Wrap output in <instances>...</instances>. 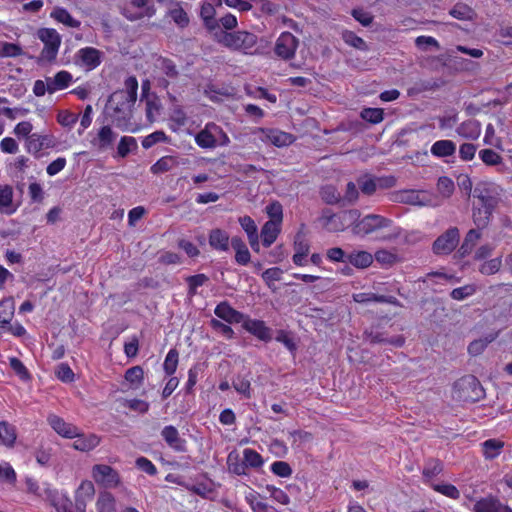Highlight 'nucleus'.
I'll list each match as a JSON object with an SVG mask.
<instances>
[{
    "mask_svg": "<svg viewBox=\"0 0 512 512\" xmlns=\"http://www.w3.org/2000/svg\"><path fill=\"white\" fill-rule=\"evenodd\" d=\"M94 495V486L92 482H83L75 495L73 503L66 494L56 490L47 491V500L56 509L57 512H86V500L84 496L92 497Z\"/></svg>",
    "mask_w": 512,
    "mask_h": 512,
    "instance_id": "f257e3e1",
    "label": "nucleus"
},
{
    "mask_svg": "<svg viewBox=\"0 0 512 512\" xmlns=\"http://www.w3.org/2000/svg\"><path fill=\"white\" fill-rule=\"evenodd\" d=\"M358 209L344 210L339 213H332L331 210L325 209L322 212L320 221L324 229L328 232L337 233L351 227L353 231L354 222L360 217Z\"/></svg>",
    "mask_w": 512,
    "mask_h": 512,
    "instance_id": "f03ea898",
    "label": "nucleus"
},
{
    "mask_svg": "<svg viewBox=\"0 0 512 512\" xmlns=\"http://www.w3.org/2000/svg\"><path fill=\"white\" fill-rule=\"evenodd\" d=\"M453 390L456 399L463 402L474 403L485 395L479 380L473 375H465L458 379L453 385Z\"/></svg>",
    "mask_w": 512,
    "mask_h": 512,
    "instance_id": "7ed1b4c3",
    "label": "nucleus"
},
{
    "mask_svg": "<svg viewBox=\"0 0 512 512\" xmlns=\"http://www.w3.org/2000/svg\"><path fill=\"white\" fill-rule=\"evenodd\" d=\"M257 41V36L247 31L226 32L222 39L226 47L242 51L245 54H254L256 52Z\"/></svg>",
    "mask_w": 512,
    "mask_h": 512,
    "instance_id": "20e7f679",
    "label": "nucleus"
},
{
    "mask_svg": "<svg viewBox=\"0 0 512 512\" xmlns=\"http://www.w3.org/2000/svg\"><path fill=\"white\" fill-rule=\"evenodd\" d=\"M392 224V220L378 214H368L357 221L353 225V234L357 236H367L376 231L388 228Z\"/></svg>",
    "mask_w": 512,
    "mask_h": 512,
    "instance_id": "39448f33",
    "label": "nucleus"
},
{
    "mask_svg": "<svg viewBox=\"0 0 512 512\" xmlns=\"http://www.w3.org/2000/svg\"><path fill=\"white\" fill-rule=\"evenodd\" d=\"M501 191L499 185L489 181H481L475 186L473 196L480 200L482 206L489 210H495L500 202Z\"/></svg>",
    "mask_w": 512,
    "mask_h": 512,
    "instance_id": "423d86ee",
    "label": "nucleus"
},
{
    "mask_svg": "<svg viewBox=\"0 0 512 512\" xmlns=\"http://www.w3.org/2000/svg\"><path fill=\"white\" fill-rule=\"evenodd\" d=\"M39 39L44 43L41 51V59L51 62L56 59L60 45L61 37L53 28H41L38 31Z\"/></svg>",
    "mask_w": 512,
    "mask_h": 512,
    "instance_id": "0eeeda50",
    "label": "nucleus"
},
{
    "mask_svg": "<svg viewBox=\"0 0 512 512\" xmlns=\"http://www.w3.org/2000/svg\"><path fill=\"white\" fill-rule=\"evenodd\" d=\"M459 241V229L457 227H450L435 239L432 244V251L438 256L449 255L458 246Z\"/></svg>",
    "mask_w": 512,
    "mask_h": 512,
    "instance_id": "6e6552de",
    "label": "nucleus"
},
{
    "mask_svg": "<svg viewBox=\"0 0 512 512\" xmlns=\"http://www.w3.org/2000/svg\"><path fill=\"white\" fill-rule=\"evenodd\" d=\"M299 40L290 32H282L275 43V54L283 60L294 58Z\"/></svg>",
    "mask_w": 512,
    "mask_h": 512,
    "instance_id": "1a4fd4ad",
    "label": "nucleus"
},
{
    "mask_svg": "<svg viewBox=\"0 0 512 512\" xmlns=\"http://www.w3.org/2000/svg\"><path fill=\"white\" fill-rule=\"evenodd\" d=\"M55 145L56 140L52 134L33 133L26 139V149L35 157H39L43 149L54 148Z\"/></svg>",
    "mask_w": 512,
    "mask_h": 512,
    "instance_id": "9d476101",
    "label": "nucleus"
},
{
    "mask_svg": "<svg viewBox=\"0 0 512 512\" xmlns=\"http://www.w3.org/2000/svg\"><path fill=\"white\" fill-rule=\"evenodd\" d=\"M116 136L110 125H103L90 139V145L98 152L106 151L113 146Z\"/></svg>",
    "mask_w": 512,
    "mask_h": 512,
    "instance_id": "9b49d317",
    "label": "nucleus"
},
{
    "mask_svg": "<svg viewBox=\"0 0 512 512\" xmlns=\"http://www.w3.org/2000/svg\"><path fill=\"white\" fill-rule=\"evenodd\" d=\"M93 477L96 482L105 487H116L120 483V477L116 470L105 464H98L93 467Z\"/></svg>",
    "mask_w": 512,
    "mask_h": 512,
    "instance_id": "f8f14e48",
    "label": "nucleus"
},
{
    "mask_svg": "<svg viewBox=\"0 0 512 512\" xmlns=\"http://www.w3.org/2000/svg\"><path fill=\"white\" fill-rule=\"evenodd\" d=\"M394 184V179L391 177L389 179L384 178H376L369 174L362 175L357 178V185L360 191L367 196L373 195L378 186L388 187Z\"/></svg>",
    "mask_w": 512,
    "mask_h": 512,
    "instance_id": "ddd939ff",
    "label": "nucleus"
},
{
    "mask_svg": "<svg viewBox=\"0 0 512 512\" xmlns=\"http://www.w3.org/2000/svg\"><path fill=\"white\" fill-rule=\"evenodd\" d=\"M365 336L371 343H386L396 347H401L405 342L402 336H388L379 324L372 326L370 330H365Z\"/></svg>",
    "mask_w": 512,
    "mask_h": 512,
    "instance_id": "4468645a",
    "label": "nucleus"
},
{
    "mask_svg": "<svg viewBox=\"0 0 512 512\" xmlns=\"http://www.w3.org/2000/svg\"><path fill=\"white\" fill-rule=\"evenodd\" d=\"M473 512H512V509L503 504L497 497L488 495L477 500L472 508Z\"/></svg>",
    "mask_w": 512,
    "mask_h": 512,
    "instance_id": "2eb2a0df",
    "label": "nucleus"
},
{
    "mask_svg": "<svg viewBox=\"0 0 512 512\" xmlns=\"http://www.w3.org/2000/svg\"><path fill=\"white\" fill-rule=\"evenodd\" d=\"M47 420L53 430L60 436L68 439L78 436V428L71 423L65 422L63 418L52 414L48 416Z\"/></svg>",
    "mask_w": 512,
    "mask_h": 512,
    "instance_id": "dca6fc26",
    "label": "nucleus"
},
{
    "mask_svg": "<svg viewBox=\"0 0 512 512\" xmlns=\"http://www.w3.org/2000/svg\"><path fill=\"white\" fill-rule=\"evenodd\" d=\"M130 3L134 8L143 9L142 12L132 13L128 9L124 8L122 11V15L130 21H136L144 17L151 18L156 13V8L154 7V5L148 4L149 0H131Z\"/></svg>",
    "mask_w": 512,
    "mask_h": 512,
    "instance_id": "f3484780",
    "label": "nucleus"
},
{
    "mask_svg": "<svg viewBox=\"0 0 512 512\" xmlns=\"http://www.w3.org/2000/svg\"><path fill=\"white\" fill-rule=\"evenodd\" d=\"M353 300L360 304H369L371 302L386 303L398 306L399 300L393 295H381L373 292H359L352 295Z\"/></svg>",
    "mask_w": 512,
    "mask_h": 512,
    "instance_id": "a211bd4d",
    "label": "nucleus"
},
{
    "mask_svg": "<svg viewBox=\"0 0 512 512\" xmlns=\"http://www.w3.org/2000/svg\"><path fill=\"white\" fill-rule=\"evenodd\" d=\"M161 436L169 447L177 452L186 451V441L179 435L177 428L173 425L165 426L161 431Z\"/></svg>",
    "mask_w": 512,
    "mask_h": 512,
    "instance_id": "6ab92c4d",
    "label": "nucleus"
},
{
    "mask_svg": "<svg viewBox=\"0 0 512 512\" xmlns=\"http://www.w3.org/2000/svg\"><path fill=\"white\" fill-rule=\"evenodd\" d=\"M14 192L13 188L8 185H0V213L4 215H13L19 205L13 201Z\"/></svg>",
    "mask_w": 512,
    "mask_h": 512,
    "instance_id": "aec40b11",
    "label": "nucleus"
},
{
    "mask_svg": "<svg viewBox=\"0 0 512 512\" xmlns=\"http://www.w3.org/2000/svg\"><path fill=\"white\" fill-rule=\"evenodd\" d=\"M208 242L212 249L216 251L227 252L229 250L231 239L225 230L215 228L210 230L208 235Z\"/></svg>",
    "mask_w": 512,
    "mask_h": 512,
    "instance_id": "412c9836",
    "label": "nucleus"
},
{
    "mask_svg": "<svg viewBox=\"0 0 512 512\" xmlns=\"http://www.w3.org/2000/svg\"><path fill=\"white\" fill-rule=\"evenodd\" d=\"M481 231L482 230L476 228V229H470L466 233L464 240L457 251V254L460 258H464L471 254L475 245L477 244V242L480 240V238L482 236Z\"/></svg>",
    "mask_w": 512,
    "mask_h": 512,
    "instance_id": "4be33fe9",
    "label": "nucleus"
},
{
    "mask_svg": "<svg viewBox=\"0 0 512 512\" xmlns=\"http://www.w3.org/2000/svg\"><path fill=\"white\" fill-rule=\"evenodd\" d=\"M210 128L219 129L214 123H207L205 128L199 131L195 136V143L203 149H212L217 145V139L209 130Z\"/></svg>",
    "mask_w": 512,
    "mask_h": 512,
    "instance_id": "5701e85b",
    "label": "nucleus"
},
{
    "mask_svg": "<svg viewBox=\"0 0 512 512\" xmlns=\"http://www.w3.org/2000/svg\"><path fill=\"white\" fill-rule=\"evenodd\" d=\"M76 440L72 447L81 452H88L96 448L100 443V437L96 434H83L78 431V436H74Z\"/></svg>",
    "mask_w": 512,
    "mask_h": 512,
    "instance_id": "b1692460",
    "label": "nucleus"
},
{
    "mask_svg": "<svg viewBox=\"0 0 512 512\" xmlns=\"http://www.w3.org/2000/svg\"><path fill=\"white\" fill-rule=\"evenodd\" d=\"M216 10L214 4L208 1H204L200 9V17L203 20L204 26L210 32H213L219 28V23L215 18Z\"/></svg>",
    "mask_w": 512,
    "mask_h": 512,
    "instance_id": "393cba45",
    "label": "nucleus"
},
{
    "mask_svg": "<svg viewBox=\"0 0 512 512\" xmlns=\"http://www.w3.org/2000/svg\"><path fill=\"white\" fill-rule=\"evenodd\" d=\"M456 132L462 138L476 140L481 134V125L475 119H468L456 128Z\"/></svg>",
    "mask_w": 512,
    "mask_h": 512,
    "instance_id": "a878e982",
    "label": "nucleus"
},
{
    "mask_svg": "<svg viewBox=\"0 0 512 512\" xmlns=\"http://www.w3.org/2000/svg\"><path fill=\"white\" fill-rule=\"evenodd\" d=\"M231 246L235 251V261L237 264L246 266L251 261V254L248 250L247 245L238 236L231 238Z\"/></svg>",
    "mask_w": 512,
    "mask_h": 512,
    "instance_id": "bb28decb",
    "label": "nucleus"
},
{
    "mask_svg": "<svg viewBox=\"0 0 512 512\" xmlns=\"http://www.w3.org/2000/svg\"><path fill=\"white\" fill-rule=\"evenodd\" d=\"M112 123L121 131L126 132H135L136 130L132 128L131 118H132V110L123 111L120 110H112L110 113Z\"/></svg>",
    "mask_w": 512,
    "mask_h": 512,
    "instance_id": "cd10ccee",
    "label": "nucleus"
},
{
    "mask_svg": "<svg viewBox=\"0 0 512 512\" xmlns=\"http://www.w3.org/2000/svg\"><path fill=\"white\" fill-rule=\"evenodd\" d=\"M280 233V224L275 221H267L261 228V240L264 247H270Z\"/></svg>",
    "mask_w": 512,
    "mask_h": 512,
    "instance_id": "c85d7f7f",
    "label": "nucleus"
},
{
    "mask_svg": "<svg viewBox=\"0 0 512 512\" xmlns=\"http://www.w3.org/2000/svg\"><path fill=\"white\" fill-rule=\"evenodd\" d=\"M134 104H135V101H133L130 98H127V96H125V94H122L118 91H115L114 93H112L108 100V108L109 109H111V110H120L121 109L122 112L132 110V107L134 106Z\"/></svg>",
    "mask_w": 512,
    "mask_h": 512,
    "instance_id": "c756f323",
    "label": "nucleus"
},
{
    "mask_svg": "<svg viewBox=\"0 0 512 512\" xmlns=\"http://www.w3.org/2000/svg\"><path fill=\"white\" fill-rule=\"evenodd\" d=\"M243 328L262 341L272 339V331L265 326V322H243Z\"/></svg>",
    "mask_w": 512,
    "mask_h": 512,
    "instance_id": "7c9ffc66",
    "label": "nucleus"
},
{
    "mask_svg": "<svg viewBox=\"0 0 512 512\" xmlns=\"http://www.w3.org/2000/svg\"><path fill=\"white\" fill-rule=\"evenodd\" d=\"M82 63L90 69H94L101 63L100 52L93 47L81 48L78 51Z\"/></svg>",
    "mask_w": 512,
    "mask_h": 512,
    "instance_id": "2f4dec72",
    "label": "nucleus"
},
{
    "mask_svg": "<svg viewBox=\"0 0 512 512\" xmlns=\"http://www.w3.org/2000/svg\"><path fill=\"white\" fill-rule=\"evenodd\" d=\"M494 210H489L487 207H474L472 210V219L476 228L483 230L488 227Z\"/></svg>",
    "mask_w": 512,
    "mask_h": 512,
    "instance_id": "473e14b6",
    "label": "nucleus"
},
{
    "mask_svg": "<svg viewBox=\"0 0 512 512\" xmlns=\"http://www.w3.org/2000/svg\"><path fill=\"white\" fill-rule=\"evenodd\" d=\"M499 331H492L486 334L483 338L472 341L468 346V352L471 356L480 355L486 346L498 337Z\"/></svg>",
    "mask_w": 512,
    "mask_h": 512,
    "instance_id": "72a5a7b5",
    "label": "nucleus"
},
{
    "mask_svg": "<svg viewBox=\"0 0 512 512\" xmlns=\"http://www.w3.org/2000/svg\"><path fill=\"white\" fill-rule=\"evenodd\" d=\"M456 152V145L451 140H438L431 146L432 155L442 158L452 156Z\"/></svg>",
    "mask_w": 512,
    "mask_h": 512,
    "instance_id": "f704fd0d",
    "label": "nucleus"
},
{
    "mask_svg": "<svg viewBox=\"0 0 512 512\" xmlns=\"http://www.w3.org/2000/svg\"><path fill=\"white\" fill-rule=\"evenodd\" d=\"M347 263L356 268L365 269L373 263V257L367 251H356L347 255Z\"/></svg>",
    "mask_w": 512,
    "mask_h": 512,
    "instance_id": "c9c22d12",
    "label": "nucleus"
},
{
    "mask_svg": "<svg viewBox=\"0 0 512 512\" xmlns=\"http://www.w3.org/2000/svg\"><path fill=\"white\" fill-rule=\"evenodd\" d=\"M266 138L277 147L290 145L294 141L292 134L277 129H268Z\"/></svg>",
    "mask_w": 512,
    "mask_h": 512,
    "instance_id": "e433bc0d",
    "label": "nucleus"
},
{
    "mask_svg": "<svg viewBox=\"0 0 512 512\" xmlns=\"http://www.w3.org/2000/svg\"><path fill=\"white\" fill-rule=\"evenodd\" d=\"M51 17L55 19L57 22L64 24L70 28H79L81 22L75 19L67 9L63 7H56L52 13Z\"/></svg>",
    "mask_w": 512,
    "mask_h": 512,
    "instance_id": "4c0bfd02",
    "label": "nucleus"
},
{
    "mask_svg": "<svg viewBox=\"0 0 512 512\" xmlns=\"http://www.w3.org/2000/svg\"><path fill=\"white\" fill-rule=\"evenodd\" d=\"M214 312L221 320H243L242 314L233 309L226 301L219 303Z\"/></svg>",
    "mask_w": 512,
    "mask_h": 512,
    "instance_id": "58836bf2",
    "label": "nucleus"
},
{
    "mask_svg": "<svg viewBox=\"0 0 512 512\" xmlns=\"http://www.w3.org/2000/svg\"><path fill=\"white\" fill-rule=\"evenodd\" d=\"M178 164L173 156H163L158 159L151 167L150 171L154 175L165 173Z\"/></svg>",
    "mask_w": 512,
    "mask_h": 512,
    "instance_id": "ea45409f",
    "label": "nucleus"
},
{
    "mask_svg": "<svg viewBox=\"0 0 512 512\" xmlns=\"http://www.w3.org/2000/svg\"><path fill=\"white\" fill-rule=\"evenodd\" d=\"M504 447V442L498 439H488L482 443L483 454L486 459H494Z\"/></svg>",
    "mask_w": 512,
    "mask_h": 512,
    "instance_id": "a19ab883",
    "label": "nucleus"
},
{
    "mask_svg": "<svg viewBox=\"0 0 512 512\" xmlns=\"http://www.w3.org/2000/svg\"><path fill=\"white\" fill-rule=\"evenodd\" d=\"M0 441L9 447H12L16 441L15 427L6 421L0 422Z\"/></svg>",
    "mask_w": 512,
    "mask_h": 512,
    "instance_id": "79ce46f5",
    "label": "nucleus"
},
{
    "mask_svg": "<svg viewBox=\"0 0 512 512\" xmlns=\"http://www.w3.org/2000/svg\"><path fill=\"white\" fill-rule=\"evenodd\" d=\"M185 281L188 285L187 294L189 297H193L197 294L198 287L205 285L209 281V278L207 275L200 273V274L188 276L185 279Z\"/></svg>",
    "mask_w": 512,
    "mask_h": 512,
    "instance_id": "37998d69",
    "label": "nucleus"
},
{
    "mask_svg": "<svg viewBox=\"0 0 512 512\" xmlns=\"http://www.w3.org/2000/svg\"><path fill=\"white\" fill-rule=\"evenodd\" d=\"M138 148L137 141L132 136H123L117 146V153L120 157L125 158L129 153Z\"/></svg>",
    "mask_w": 512,
    "mask_h": 512,
    "instance_id": "c03bdc74",
    "label": "nucleus"
},
{
    "mask_svg": "<svg viewBox=\"0 0 512 512\" xmlns=\"http://www.w3.org/2000/svg\"><path fill=\"white\" fill-rule=\"evenodd\" d=\"M478 156L481 159V161L487 166H497L502 164L503 162L502 156L490 148L480 150Z\"/></svg>",
    "mask_w": 512,
    "mask_h": 512,
    "instance_id": "a18cd8bd",
    "label": "nucleus"
},
{
    "mask_svg": "<svg viewBox=\"0 0 512 512\" xmlns=\"http://www.w3.org/2000/svg\"><path fill=\"white\" fill-rule=\"evenodd\" d=\"M443 471V464L438 459H428L423 468V477L427 480L439 475Z\"/></svg>",
    "mask_w": 512,
    "mask_h": 512,
    "instance_id": "49530a36",
    "label": "nucleus"
},
{
    "mask_svg": "<svg viewBox=\"0 0 512 512\" xmlns=\"http://www.w3.org/2000/svg\"><path fill=\"white\" fill-rule=\"evenodd\" d=\"M320 195L322 200L328 205H335L340 203L341 195L336 189V187L332 185H326L321 188Z\"/></svg>",
    "mask_w": 512,
    "mask_h": 512,
    "instance_id": "de8ad7c7",
    "label": "nucleus"
},
{
    "mask_svg": "<svg viewBox=\"0 0 512 512\" xmlns=\"http://www.w3.org/2000/svg\"><path fill=\"white\" fill-rule=\"evenodd\" d=\"M360 116L371 124H378L384 119V110L382 108H364Z\"/></svg>",
    "mask_w": 512,
    "mask_h": 512,
    "instance_id": "09e8293b",
    "label": "nucleus"
},
{
    "mask_svg": "<svg viewBox=\"0 0 512 512\" xmlns=\"http://www.w3.org/2000/svg\"><path fill=\"white\" fill-rule=\"evenodd\" d=\"M342 38L344 42L349 46H352L361 51L368 50L366 42L361 37L356 35V33H354L353 31H344L342 34Z\"/></svg>",
    "mask_w": 512,
    "mask_h": 512,
    "instance_id": "8fccbe9b",
    "label": "nucleus"
},
{
    "mask_svg": "<svg viewBox=\"0 0 512 512\" xmlns=\"http://www.w3.org/2000/svg\"><path fill=\"white\" fill-rule=\"evenodd\" d=\"M169 138L166 133L162 130H157L147 135L142 140V146L144 149H149L157 143L168 142Z\"/></svg>",
    "mask_w": 512,
    "mask_h": 512,
    "instance_id": "3c124183",
    "label": "nucleus"
},
{
    "mask_svg": "<svg viewBox=\"0 0 512 512\" xmlns=\"http://www.w3.org/2000/svg\"><path fill=\"white\" fill-rule=\"evenodd\" d=\"M449 14L458 20H470L474 15V11L466 4L457 3L450 10Z\"/></svg>",
    "mask_w": 512,
    "mask_h": 512,
    "instance_id": "603ef678",
    "label": "nucleus"
},
{
    "mask_svg": "<svg viewBox=\"0 0 512 512\" xmlns=\"http://www.w3.org/2000/svg\"><path fill=\"white\" fill-rule=\"evenodd\" d=\"M502 266L501 257H496L483 262L479 266V272L483 275L490 276L496 274Z\"/></svg>",
    "mask_w": 512,
    "mask_h": 512,
    "instance_id": "864d4df0",
    "label": "nucleus"
},
{
    "mask_svg": "<svg viewBox=\"0 0 512 512\" xmlns=\"http://www.w3.org/2000/svg\"><path fill=\"white\" fill-rule=\"evenodd\" d=\"M178 356V351L175 348L170 349L167 353L163 364L164 371L167 375L171 376L175 373L178 365Z\"/></svg>",
    "mask_w": 512,
    "mask_h": 512,
    "instance_id": "5fc2aeb1",
    "label": "nucleus"
},
{
    "mask_svg": "<svg viewBox=\"0 0 512 512\" xmlns=\"http://www.w3.org/2000/svg\"><path fill=\"white\" fill-rule=\"evenodd\" d=\"M437 190L443 197L449 198L455 190L453 180L448 176L439 177L437 181Z\"/></svg>",
    "mask_w": 512,
    "mask_h": 512,
    "instance_id": "6e6d98bb",
    "label": "nucleus"
},
{
    "mask_svg": "<svg viewBox=\"0 0 512 512\" xmlns=\"http://www.w3.org/2000/svg\"><path fill=\"white\" fill-rule=\"evenodd\" d=\"M98 512H117L115 499L110 493L102 494L97 501Z\"/></svg>",
    "mask_w": 512,
    "mask_h": 512,
    "instance_id": "4d7b16f0",
    "label": "nucleus"
},
{
    "mask_svg": "<svg viewBox=\"0 0 512 512\" xmlns=\"http://www.w3.org/2000/svg\"><path fill=\"white\" fill-rule=\"evenodd\" d=\"M15 311V304L12 297L0 301V320H11Z\"/></svg>",
    "mask_w": 512,
    "mask_h": 512,
    "instance_id": "13d9d810",
    "label": "nucleus"
},
{
    "mask_svg": "<svg viewBox=\"0 0 512 512\" xmlns=\"http://www.w3.org/2000/svg\"><path fill=\"white\" fill-rule=\"evenodd\" d=\"M138 91V80L135 76H129L125 80V89L118 90V92L125 94L127 98L136 102Z\"/></svg>",
    "mask_w": 512,
    "mask_h": 512,
    "instance_id": "bf43d9fd",
    "label": "nucleus"
},
{
    "mask_svg": "<svg viewBox=\"0 0 512 512\" xmlns=\"http://www.w3.org/2000/svg\"><path fill=\"white\" fill-rule=\"evenodd\" d=\"M266 213L270 217L269 221H275L281 224L283 219V207L280 202L272 201L266 206Z\"/></svg>",
    "mask_w": 512,
    "mask_h": 512,
    "instance_id": "052dcab7",
    "label": "nucleus"
},
{
    "mask_svg": "<svg viewBox=\"0 0 512 512\" xmlns=\"http://www.w3.org/2000/svg\"><path fill=\"white\" fill-rule=\"evenodd\" d=\"M144 378V371L141 366H133L126 370L125 379L132 385L139 386Z\"/></svg>",
    "mask_w": 512,
    "mask_h": 512,
    "instance_id": "680f3d73",
    "label": "nucleus"
},
{
    "mask_svg": "<svg viewBox=\"0 0 512 512\" xmlns=\"http://www.w3.org/2000/svg\"><path fill=\"white\" fill-rule=\"evenodd\" d=\"M9 363H10V367L11 369L15 372V374L23 381H27L30 379V374L27 370V368L25 367V365L23 364V362L16 358V357H11L9 359Z\"/></svg>",
    "mask_w": 512,
    "mask_h": 512,
    "instance_id": "e2e57ef3",
    "label": "nucleus"
},
{
    "mask_svg": "<svg viewBox=\"0 0 512 512\" xmlns=\"http://www.w3.org/2000/svg\"><path fill=\"white\" fill-rule=\"evenodd\" d=\"M78 121V115L68 110L60 111L57 114V122L67 128H72Z\"/></svg>",
    "mask_w": 512,
    "mask_h": 512,
    "instance_id": "0e129e2a",
    "label": "nucleus"
},
{
    "mask_svg": "<svg viewBox=\"0 0 512 512\" xmlns=\"http://www.w3.org/2000/svg\"><path fill=\"white\" fill-rule=\"evenodd\" d=\"M244 462L246 467L258 468L262 466L263 459L262 456L253 449H245L244 452Z\"/></svg>",
    "mask_w": 512,
    "mask_h": 512,
    "instance_id": "69168bd1",
    "label": "nucleus"
},
{
    "mask_svg": "<svg viewBox=\"0 0 512 512\" xmlns=\"http://www.w3.org/2000/svg\"><path fill=\"white\" fill-rule=\"evenodd\" d=\"M275 339L276 341L281 342L292 354L296 352L297 344L289 332L280 330L278 331Z\"/></svg>",
    "mask_w": 512,
    "mask_h": 512,
    "instance_id": "338daca9",
    "label": "nucleus"
},
{
    "mask_svg": "<svg viewBox=\"0 0 512 512\" xmlns=\"http://www.w3.org/2000/svg\"><path fill=\"white\" fill-rule=\"evenodd\" d=\"M169 15L179 27L184 28L188 26L189 17L182 7L179 6L177 8L171 9Z\"/></svg>",
    "mask_w": 512,
    "mask_h": 512,
    "instance_id": "774afa93",
    "label": "nucleus"
}]
</instances>
